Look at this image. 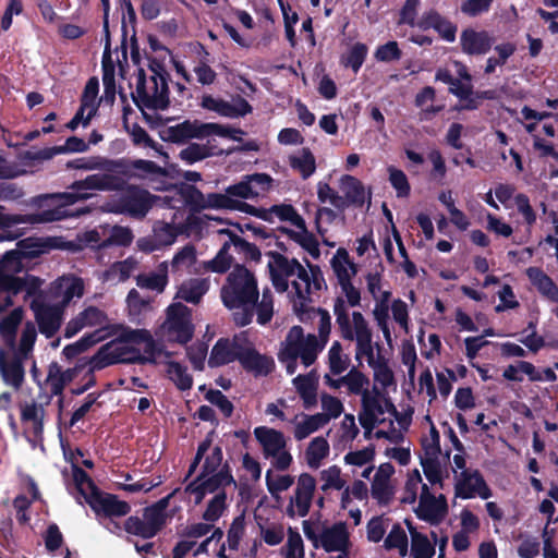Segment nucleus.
I'll return each mask as SVG.
<instances>
[{
    "label": "nucleus",
    "mask_w": 558,
    "mask_h": 558,
    "mask_svg": "<svg viewBox=\"0 0 558 558\" xmlns=\"http://www.w3.org/2000/svg\"><path fill=\"white\" fill-rule=\"evenodd\" d=\"M90 506L97 513H104L107 517L126 515L131 510L128 502L110 494L94 495L90 500Z\"/></svg>",
    "instance_id": "a19ab883"
},
{
    "label": "nucleus",
    "mask_w": 558,
    "mask_h": 558,
    "mask_svg": "<svg viewBox=\"0 0 558 558\" xmlns=\"http://www.w3.org/2000/svg\"><path fill=\"white\" fill-rule=\"evenodd\" d=\"M3 207L0 206V228H9L20 223H47L60 221L64 217V213L60 210H43L38 214L32 215H7L2 211Z\"/></svg>",
    "instance_id": "c9c22d12"
},
{
    "label": "nucleus",
    "mask_w": 558,
    "mask_h": 558,
    "mask_svg": "<svg viewBox=\"0 0 558 558\" xmlns=\"http://www.w3.org/2000/svg\"><path fill=\"white\" fill-rule=\"evenodd\" d=\"M138 263L133 257L116 262L101 275V280L107 283L117 284L126 281L137 269Z\"/></svg>",
    "instance_id": "de8ad7c7"
},
{
    "label": "nucleus",
    "mask_w": 558,
    "mask_h": 558,
    "mask_svg": "<svg viewBox=\"0 0 558 558\" xmlns=\"http://www.w3.org/2000/svg\"><path fill=\"white\" fill-rule=\"evenodd\" d=\"M241 365L255 376H267L275 368V361L271 356L260 354L251 345H243L239 352Z\"/></svg>",
    "instance_id": "7c9ffc66"
},
{
    "label": "nucleus",
    "mask_w": 558,
    "mask_h": 558,
    "mask_svg": "<svg viewBox=\"0 0 558 558\" xmlns=\"http://www.w3.org/2000/svg\"><path fill=\"white\" fill-rule=\"evenodd\" d=\"M525 275L542 298L548 302H558V286L542 268L529 267Z\"/></svg>",
    "instance_id": "ea45409f"
},
{
    "label": "nucleus",
    "mask_w": 558,
    "mask_h": 558,
    "mask_svg": "<svg viewBox=\"0 0 558 558\" xmlns=\"http://www.w3.org/2000/svg\"><path fill=\"white\" fill-rule=\"evenodd\" d=\"M197 260L196 250L193 245H185L173 256L170 265L172 271H190Z\"/></svg>",
    "instance_id": "774afa93"
},
{
    "label": "nucleus",
    "mask_w": 558,
    "mask_h": 558,
    "mask_svg": "<svg viewBox=\"0 0 558 558\" xmlns=\"http://www.w3.org/2000/svg\"><path fill=\"white\" fill-rule=\"evenodd\" d=\"M280 555L282 558H304L305 547L301 534L293 527H288L287 541L280 548Z\"/></svg>",
    "instance_id": "680f3d73"
},
{
    "label": "nucleus",
    "mask_w": 558,
    "mask_h": 558,
    "mask_svg": "<svg viewBox=\"0 0 558 558\" xmlns=\"http://www.w3.org/2000/svg\"><path fill=\"white\" fill-rule=\"evenodd\" d=\"M303 531L316 548L322 547L327 553L350 551L352 547L350 532L344 522L325 523L315 532L311 529L307 521H303Z\"/></svg>",
    "instance_id": "9b49d317"
},
{
    "label": "nucleus",
    "mask_w": 558,
    "mask_h": 558,
    "mask_svg": "<svg viewBox=\"0 0 558 558\" xmlns=\"http://www.w3.org/2000/svg\"><path fill=\"white\" fill-rule=\"evenodd\" d=\"M232 242H230V239L228 238L223 242L217 255L213 259L204 263V269L218 274L226 272L233 260L232 256L229 254Z\"/></svg>",
    "instance_id": "338daca9"
},
{
    "label": "nucleus",
    "mask_w": 558,
    "mask_h": 558,
    "mask_svg": "<svg viewBox=\"0 0 558 558\" xmlns=\"http://www.w3.org/2000/svg\"><path fill=\"white\" fill-rule=\"evenodd\" d=\"M409 529L411 536L410 556L412 558H433L437 541L435 539L432 543L426 535L417 532L414 527L410 526Z\"/></svg>",
    "instance_id": "13d9d810"
},
{
    "label": "nucleus",
    "mask_w": 558,
    "mask_h": 558,
    "mask_svg": "<svg viewBox=\"0 0 558 558\" xmlns=\"http://www.w3.org/2000/svg\"><path fill=\"white\" fill-rule=\"evenodd\" d=\"M149 72L146 75L144 70H138L133 99L141 109L163 110L169 104L166 71L154 61L149 64Z\"/></svg>",
    "instance_id": "0eeeda50"
},
{
    "label": "nucleus",
    "mask_w": 558,
    "mask_h": 558,
    "mask_svg": "<svg viewBox=\"0 0 558 558\" xmlns=\"http://www.w3.org/2000/svg\"><path fill=\"white\" fill-rule=\"evenodd\" d=\"M339 191L340 197L344 201L343 209L349 206H362L369 198L363 183L349 174L340 178Z\"/></svg>",
    "instance_id": "e433bc0d"
},
{
    "label": "nucleus",
    "mask_w": 558,
    "mask_h": 558,
    "mask_svg": "<svg viewBox=\"0 0 558 558\" xmlns=\"http://www.w3.org/2000/svg\"><path fill=\"white\" fill-rule=\"evenodd\" d=\"M197 219L198 217L193 214L182 218L179 213L174 211L169 222L158 221L154 226V234L161 247L169 246L175 242L179 234L190 231Z\"/></svg>",
    "instance_id": "b1692460"
},
{
    "label": "nucleus",
    "mask_w": 558,
    "mask_h": 558,
    "mask_svg": "<svg viewBox=\"0 0 558 558\" xmlns=\"http://www.w3.org/2000/svg\"><path fill=\"white\" fill-rule=\"evenodd\" d=\"M160 201H162L163 207L175 210L182 218L187 217L185 216V207H190L192 211H201L204 209H223L225 207L239 206L229 196H222L221 193L204 194L195 186L189 184H181L169 191Z\"/></svg>",
    "instance_id": "423d86ee"
},
{
    "label": "nucleus",
    "mask_w": 558,
    "mask_h": 558,
    "mask_svg": "<svg viewBox=\"0 0 558 558\" xmlns=\"http://www.w3.org/2000/svg\"><path fill=\"white\" fill-rule=\"evenodd\" d=\"M330 454V446L325 436L314 437L304 451V459L310 469L317 470Z\"/></svg>",
    "instance_id": "49530a36"
},
{
    "label": "nucleus",
    "mask_w": 558,
    "mask_h": 558,
    "mask_svg": "<svg viewBox=\"0 0 558 558\" xmlns=\"http://www.w3.org/2000/svg\"><path fill=\"white\" fill-rule=\"evenodd\" d=\"M270 280L277 292H288L294 311H303L311 303L313 291L320 290L324 281L318 266L296 258L272 253L268 263Z\"/></svg>",
    "instance_id": "f257e3e1"
},
{
    "label": "nucleus",
    "mask_w": 558,
    "mask_h": 558,
    "mask_svg": "<svg viewBox=\"0 0 558 558\" xmlns=\"http://www.w3.org/2000/svg\"><path fill=\"white\" fill-rule=\"evenodd\" d=\"M36 338L37 330L35 325L32 322H27L23 326L19 343H16L14 350L10 351L27 360L33 353Z\"/></svg>",
    "instance_id": "69168bd1"
},
{
    "label": "nucleus",
    "mask_w": 558,
    "mask_h": 558,
    "mask_svg": "<svg viewBox=\"0 0 558 558\" xmlns=\"http://www.w3.org/2000/svg\"><path fill=\"white\" fill-rule=\"evenodd\" d=\"M194 332L192 311L182 302H173L167 307V318L161 325V333L169 341L189 342Z\"/></svg>",
    "instance_id": "ddd939ff"
},
{
    "label": "nucleus",
    "mask_w": 558,
    "mask_h": 558,
    "mask_svg": "<svg viewBox=\"0 0 558 558\" xmlns=\"http://www.w3.org/2000/svg\"><path fill=\"white\" fill-rule=\"evenodd\" d=\"M45 400L31 401L21 404V421L28 426L37 440L43 439L46 420Z\"/></svg>",
    "instance_id": "f704fd0d"
},
{
    "label": "nucleus",
    "mask_w": 558,
    "mask_h": 558,
    "mask_svg": "<svg viewBox=\"0 0 558 558\" xmlns=\"http://www.w3.org/2000/svg\"><path fill=\"white\" fill-rule=\"evenodd\" d=\"M494 44V37L486 31L465 28L460 34V46L464 53L480 56L487 53Z\"/></svg>",
    "instance_id": "2f4dec72"
},
{
    "label": "nucleus",
    "mask_w": 558,
    "mask_h": 558,
    "mask_svg": "<svg viewBox=\"0 0 558 558\" xmlns=\"http://www.w3.org/2000/svg\"><path fill=\"white\" fill-rule=\"evenodd\" d=\"M336 325L343 340L355 344L373 336V330L366 317L357 311H347L339 301L332 306Z\"/></svg>",
    "instance_id": "4468645a"
},
{
    "label": "nucleus",
    "mask_w": 558,
    "mask_h": 558,
    "mask_svg": "<svg viewBox=\"0 0 558 558\" xmlns=\"http://www.w3.org/2000/svg\"><path fill=\"white\" fill-rule=\"evenodd\" d=\"M162 196H153L149 192L132 186L121 197L114 213L126 214L134 218H143L155 203L162 206Z\"/></svg>",
    "instance_id": "6ab92c4d"
},
{
    "label": "nucleus",
    "mask_w": 558,
    "mask_h": 558,
    "mask_svg": "<svg viewBox=\"0 0 558 558\" xmlns=\"http://www.w3.org/2000/svg\"><path fill=\"white\" fill-rule=\"evenodd\" d=\"M32 310L34 311L35 319L38 325L39 331L46 338L53 337L60 329L63 322V306H59L57 304L47 305L33 303Z\"/></svg>",
    "instance_id": "bb28decb"
},
{
    "label": "nucleus",
    "mask_w": 558,
    "mask_h": 558,
    "mask_svg": "<svg viewBox=\"0 0 558 558\" xmlns=\"http://www.w3.org/2000/svg\"><path fill=\"white\" fill-rule=\"evenodd\" d=\"M291 169L306 180L316 171V158L310 148L303 147L289 156Z\"/></svg>",
    "instance_id": "8fccbe9b"
},
{
    "label": "nucleus",
    "mask_w": 558,
    "mask_h": 558,
    "mask_svg": "<svg viewBox=\"0 0 558 558\" xmlns=\"http://www.w3.org/2000/svg\"><path fill=\"white\" fill-rule=\"evenodd\" d=\"M301 320L313 319L316 322L318 335L317 342H322L324 349L328 342L331 320L330 315L326 310L311 307L310 304L303 311H294Z\"/></svg>",
    "instance_id": "37998d69"
},
{
    "label": "nucleus",
    "mask_w": 558,
    "mask_h": 558,
    "mask_svg": "<svg viewBox=\"0 0 558 558\" xmlns=\"http://www.w3.org/2000/svg\"><path fill=\"white\" fill-rule=\"evenodd\" d=\"M24 317L22 307H15L0 320V336L10 350L16 345V330Z\"/></svg>",
    "instance_id": "3c124183"
},
{
    "label": "nucleus",
    "mask_w": 558,
    "mask_h": 558,
    "mask_svg": "<svg viewBox=\"0 0 558 558\" xmlns=\"http://www.w3.org/2000/svg\"><path fill=\"white\" fill-rule=\"evenodd\" d=\"M98 87L99 84L97 78L95 77L88 80V82L85 85L81 99L80 110L86 112V120H92V118L96 114L98 110Z\"/></svg>",
    "instance_id": "e2e57ef3"
},
{
    "label": "nucleus",
    "mask_w": 558,
    "mask_h": 558,
    "mask_svg": "<svg viewBox=\"0 0 558 558\" xmlns=\"http://www.w3.org/2000/svg\"><path fill=\"white\" fill-rule=\"evenodd\" d=\"M386 413L396 414V408L386 393L374 385L361 399V411L357 416L365 433H371L378 424L385 422Z\"/></svg>",
    "instance_id": "f8f14e48"
},
{
    "label": "nucleus",
    "mask_w": 558,
    "mask_h": 558,
    "mask_svg": "<svg viewBox=\"0 0 558 558\" xmlns=\"http://www.w3.org/2000/svg\"><path fill=\"white\" fill-rule=\"evenodd\" d=\"M202 107L227 118L241 117L252 110L250 104L241 97L233 99L232 102H228L209 95L202 98Z\"/></svg>",
    "instance_id": "473e14b6"
},
{
    "label": "nucleus",
    "mask_w": 558,
    "mask_h": 558,
    "mask_svg": "<svg viewBox=\"0 0 558 558\" xmlns=\"http://www.w3.org/2000/svg\"><path fill=\"white\" fill-rule=\"evenodd\" d=\"M111 172H117L128 179H148L157 175H163L165 170L157 166L154 161L136 159V160H112Z\"/></svg>",
    "instance_id": "a878e982"
},
{
    "label": "nucleus",
    "mask_w": 558,
    "mask_h": 558,
    "mask_svg": "<svg viewBox=\"0 0 558 558\" xmlns=\"http://www.w3.org/2000/svg\"><path fill=\"white\" fill-rule=\"evenodd\" d=\"M293 386L295 387L296 392L303 401V405L305 409H311L316 404V388H317V377L314 373H308L306 375H299L292 380Z\"/></svg>",
    "instance_id": "603ef678"
},
{
    "label": "nucleus",
    "mask_w": 558,
    "mask_h": 558,
    "mask_svg": "<svg viewBox=\"0 0 558 558\" xmlns=\"http://www.w3.org/2000/svg\"><path fill=\"white\" fill-rule=\"evenodd\" d=\"M430 488L429 483H425L418 470H412L409 472L403 493L401 496V502L407 505H414L421 498L425 492Z\"/></svg>",
    "instance_id": "09e8293b"
},
{
    "label": "nucleus",
    "mask_w": 558,
    "mask_h": 558,
    "mask_svg": "<svg viewBox=\"0 0 558 558\" xmlns=\"http://www.w3.org/2000/svg\"><path fill=\"white\" fill-rule=\"evenodd\" d=\"M253 434L264 459L270 462L271 468L280 472L289 470L293 457L287 436L281 430L268 426H257Z\"/></svg>",
    "instance_id": "6e6552de"
},
{
    "label": "nucleus",
    "mask_w": 558,
    "mask_h": 558,
    "mask_svg": "<svg viewBox=\"0 0 558 558\" xmlns=\"http://www.w3.org/2000/svg\"><path fill=\"white\" fill-rule=\"evenodd\" d=\"M292 425V435L296 441H302L312 434L318 432L326 426L325 416L315 414H306L300 412L290 420Z\"/></svg>",
    "instance_id": "4c0bfd02"
},
{
    "label": "nucleus",
    "mask_w": 558,
    "mask_h": 558,
    "mask_svg": "<svg viewBox=\"0 0 558 558\" xmlns=\"http://www.w3.org/2000/svg\"><path fill=\"white\" fill-rule=\"evenodd\" d=\"M242 338H234L233 341L227 339H220L214 345L208 364L211 367L228 364L234 360H239V352L242 351Z\"/></svg>",
    "instance_id": "58836bf2"
},
{
    "label": "nucleus",
    "mask_w": 558,
    "mask_h": 558,
    "mask_svg": "<svg viewBox=\"0 0 558 558\" xmlns=\"http://www.w3.org/2000/svg\"><path fill=\"white\" fill-rule=\"evenodd\" d=\"M272 179L265 173H254L245 175L239 183L226 189L222 196H229L238 207H225L223 209L239 210L254 216L263 217L259 210L254 206L243 202V199H256L265 195L271 187Z\"/></svg>",
    "instance_id": "9d476101"
},
{
    "label": "nucleus",
    "mask_w": 558,
    "mask_h": 558,
    "mask_svg": "<svg viewBox=\"0 0 558 558\" xmlns=\"http://www.w3.org/2000/svg\"><path fill=\"white\" fill-rule=\"evenodd\" d=\"M26 359L4 349H0V376L4 385L20 390L25 379L24 361Z\"/></svg>",
    "instance_id": "393cba45"
},
{
    "label": "nucleus",
    "mask_w": 558,
    "mask_h": 558,
    "mask_svg": "<svg viewBox=\"0 0 558 558\" xmlns=\"http://www.w3.org/2000/svg\"><path fill=\"white\" fill-rule=\"evenodd\" d=\"M449 452L421 457L423 473L433 488L442 489L445 487V481L449 477Z\"/></svg>",
    "instance_id": "c85d7f7f"
},
{
    "label": "nucleus",
    "mask_w": 558,
    "mask_h": 558,
    "mask_svg": "<svg viewBox=\"0 0 558 558\" xmlns=\"http://www.w3.org/2000/svg\"><path fill=\"white\" fill-rule=\"evenodd\" d=\"M166 525L154 512L144 509L142 517L131 515L124 521V530L131 535L142 538L156 536Z\"/></svg>",
    "instance_id": "cd10ccee"
},
{
    "label": "nucleus",
    "mask_w": 558,
    "mask_h": 558,
    "mask_svg": "<svg viewBox=\"0 0 558 558\" xmlns=\"http://www.w3.org/2000/svg\"><path fill=\"white\" fill-rule=\"evenodd\" d=\"M68 169L85 170V171H108L111 172L112 160L100 157H80L66 162Z\"/></svg>",
    "instance_id": "052dcab7"
},
{
    "label": "nucleus",
    "mask_w": 558,
    "mask_h": 558,
    "mask_svg": "<svg viewBox=\"0 0 558 558\" xmlns=\"http://www.w3.org/2000/svg\"><path fill=\"white\" fill-rule=\"evenodd\" d=\"M365 283L368 294L374 300V307L372 310L373 319L377 328L383 332L387 345L392 348L395 336L389 317L391 291L386 288L383 276L378 271L368 272L365 276Z\"/></svg>",
    "instance_id": "1a4fd4ad"
},
{
    "label": "nucleus",
    "mask_w": 558,
    "mask_h": 558,
    "mask_svg": "<svg viewBox=\"0 0 558 558\" xmlns=\"http://www.w3.org/2000/svg\"><path fill=\"white\" fill-rule=\"evenodd\" d=\"M323 350L316 335H305L302 327L293 326L281 342L278 359L284 365L287 373L293 375L298 368V360L304 367H308L315 363Z\"/></svg>",
    "instance_id": "39448f33"
},
{
    "label": "nucleus",
    "mask_w": 558,
    "mask_h": 558,
    "mask_svg": "<svg viewBox=\"0 0 558 558\" xmlns=\"http://www.w3.org/2000/svg\"><path fill=\"white\" fill-rule=\"evenodd\" d=\"M156 345L146 330L124 329L114 340L102 345L94 356L96 367L116 363L155 362Z\"/></svg>",
    "instance_id": "7ed1b4c3"
},
{
    "label": "nucleus",
    "mask_w": 558,
    "mask_h": 558,
    "mask_svg": "<svg viewBox=\"0 0 558 558\" xmlns=\"http://www.w3.org/2000/svg\"><path fill=\"white\" fill-rule=\"evenodd\" d=\"M320 489L325 493L330 490H341L347 481L342 476V471L338 465H330L319 472Z\"/></svg>",
    "instance_id": "0e129e2a"
},
{
    "label": "nucleus",
    "mask_w": 558,
    "mask_h": 558,
    "mask_svg": "<svg viewBox=\"0 0 558 558\" xmlns=\"http://www.w3.org/2000/svg\"><path fill=\"white\" fill-rule=\"evenodd\" d=\"M436 488H430L421 495L414 511L416 515L432 524L440 523L448 512L447 498L444 494L436 495Z\"/></svg>",
    "instance_id": "4be33fe9"
},
{
    "label": "nucleus",
    "mask_w": 558,
    "mask_h": 558,
    "mask_svg": "<svg viewBox=\"0 0 558 558\" xmlns=\"http://www.w3.org/2000/svg\"><path fill=\"white\" fill-rule=\"evenodd\" d=\"M395 466L385 462L378 465L371 482L369 493L379 506H389L395 499L397 481Z\"/></svg>",
    "instance_id": "aec40b11"
},
{
    "label": "nucleus",
    "mask_w": 558,
    "mask_h": 558,
    "mask_svg": "<svg viewBox=\"0 0 558 558\" xmlns=\"http://www.w3.org/2000/svg\"><path fill=\"white\" fill-rule=\"evenodd\" d=\"M117 172L102 171L87 175L83 180L72 183L71 192L51 194L47 196L52 201L53 208L48 210H60L65 215L61 220L66 218H75L86 215L90 211L89 207L80 209H70L69 207L77 202L86 201L92 197V191H119L123 186V180L117 175Z\"/></svg>",
    "instance_id": "20e7f679"
},
{
    "label": "nucleus",
    "mask_w": 558,
    "mask_h": 558,
    "mask_svg": "<svg viewBox=\"0 0 558 558\" xmlns=\"http://www.w3.org/2000/svg\"><path fill=\"white\" fill-rule=\"evenodd\" d=\"M171 137L175 142H182L190 138H205L211 135L229 137L240 141L241 130L225 126L218 123H203L199 121H184L170 129Z\"/></svg>",
    "instance_id": "2eb2a0df"
},
{
    "label": "nucleus",
    "mask_w": 558,
    "mask_h": 558,
    "mask_svg": "<svg viewBox=\"0 0 558 558\" xmlns=\"http://www.w3.org/2000/svg\"><path fill=\"white\" fill-rule=\"evenodd\" d=\"M223 305L232 311L238 326L248 325L254 316V306L259 298L255 275L242 265H235L220 289Z\"/></svg>",
    "instance_id": "f03ea898"
},
{
    "label": "nucleus",
    "mask_w": 558,
    "mask_h": 558,
    "mask_svg": "<svg viewBox=\"0 0 558 558\" xmlns=\"http://www.w3.org/2000/svg\"><path fill=\"white\" fill-rule=\"evenodd\" d=\"M454 496L461 499L492 497V489L477 470L454 472Z\"/></svg>",
    "instance_id": "a211bd4d"
},
{
    "label": "nucleus",
    "mask_w": 558,
    "mask_h": 558,
    "mask_svg": "<svg viewBox=\"0 0 558 558\" xmlns=\"http://www.w3.org/2000/svg\"><path fill=\"white\" fill-rule=\"evenodd\" d=\"M338 283L350 282L357 274V267L344 248H339L330 259Z\"/></svg>",
    "instance_id": "a18cd8bd"
},
{
    "label": "nucleus",
    "mask_w": 558,
    "mask_h": 558,
    "mask_svg": "<svg viewBox=\"0 0 558 558\" xmlns=\"http://www.w3.org/2000/svg\"><path fill=\"white\" fill-rule=\"evenodd\" d=\"M354 357L357 362L365 361L371 367L384 360L381 345L373 341V336L355 344Z\"/></svg>",
    "instance_id": "5fc2aeb1"
},
{
    "label": "nucleus",
    "mask_w": 558,
    "mask_h": 558,
    "mask_svg": "<svg viewBox=\"0 0 558 558\" xmlns=\"http://www.w3.org/2000/svg\"><path fill=\"white\" fill-rule=\"evenodd\" d=\"M316 489V480L308 473H302L298 477L293 496L290 498L288 514L290 517L303 518L308 514L314 493Z\"/></svg>",
    "instance_id": "412c9836"
},
{
    "label": "nucleus",
    "mask_w": 558,
    "mask_h": 558,
    "mask_svg": "<svg viewBox=\"0 0 558 558\" xmlns=\"http://www.w3.org/2000/svg\"><path fill=\"white\" fill-rule=\"evenodd\" d=\"M168 270V262H162L155 270L136 276V284L142 289L161 293L165 291L169 282Z\"/></svg>",
    "instance_id": "c03bdc74"
},
{
    "label": "nucleus",
    "mask_w": 558,
    "mask_h": 558,
    "mask_svg": "<svg viewBox=\"0 0 558 558\" xmlns=\"http://www.w3.org/2000/svg\"><path fill=\"white\" fill-rule=\"evenodd\" d=\"M205 494H217L218 492H225V487L234 483L232 475L228 469H222L218 473L205 476V473H201L197 476Z\"/></svg>",
    "instance_id": "6e6d98bb"
},
{
    "label": "nucleus",
    "mask_w": 558,
    "mask_h": 558,
    "mask_svg": "<svg viewBox=\"0 0 558 558\" xmlns=\"http://www.w3.org/2000/svg\"><path fill=\"white\" fill-rule=\"evenodd\" d=\"M19 272L20 271H5L7 278H3L0 283L8 284L11 292L15 295L20 292H25V298L36 295L44 281L32 275L16 277L15 275Z\"/></svg>",
    "instance_id": "79ce46f5"
},
{
    "label": "nucleus",
    "mask_w": 558,
    "mask_h": 558,
    "mask_svg": "<svg viewBox=\"0 0 558 558\" xmlns=\"http://www.w3.org/2000/svg\"><path fill=\"white\" fill-rule=\"evenodd\" d=\"M344 387L347 388V392L353 396H360L361 399L363 396L371 391V380L367 375L359 371L357 368H351L344 375Z\"/></svg>",
    "instance_id": "bf43d9fd"
},
{
    "label": "nucleus",
    "mask_w": 558,
    "mask_h": 558,
    "mask_svg": "<svg viewBox=\"0 0 558 558\" xmlns=\"http://www.w3.org/2000/svg\"><path fill=\"white\" fill-rule=\"evenodd\" d=\"M52 294L60 300L59 306L65 308L73 299L84 295L85 283L82 278L73 275L62 276L52 283Z\"/></svg>",
    "instance_id": "c756f323"
},
{
    "label": "nucleus",
    "mask_w": 558,
    "mask_h": 558,
    "mask_svg": "<svg viewBox=\"0 0 558 558\" xmlns=\"http://www.w3.org/2000/svg\"><path fill=\"white\" fill-rule=\"evenodd\" d=\"M210 289L209 278H189L183 280L178 287L174 300L197 305L202 302L204 295Z\"/></svg>",
    "instance_id": "72a5a7b5"
},
{
    "label": "nucleus",
    "mask_w": 558,
    "mask_h": 558,
    "mask_svg": "<svg viewBox=\"0 0 558 558\" xmlns=\"http://www.w3.org/2000/svg\"><path fill=\"white\" fill-rule=\"evenodd\" d=\"M293 227L295 229H286V233L288 234V236L298 244H300L313 257H318V242L315 235L307 230L305 220L302 219V225L295 223Z\"/></svg>",
    "instance_id": "864d4df0"
},
{
    "label": "nucleus",
    "mask_w": 558,
    "mask_h": 558,
    "mask_svg": "<svg viewBox=\"0 0 558 558\" xmlns=\"http://www.w3.org/2000/svg\"><path fill=\"white\" fill-rule=\"evenodd\" d=\"M109 325L107 314L97 306L89 305L72 317L64 328V338L70 339L84 328L104 329Z\"/></svg>",
    "instance_id": "5701e85b"
},
{
    "label": "nucleus",
    "mask_w": 558,
    "mask_h": 558,
    "mask_svg": "<svg viewBox=\"0 0 558 558\" xmlns=\"http://www.w3.org/2000/svg\"><path fill=\"white\" fill-rule=\"evenodd\" d=\"M205 494H217L218 492H225V487L234 483L232 475L228 469H222L218 473L205 476V473H201L197 476Z\"/></svg>",
    "instance_id": "4d7b16f0"
},
{
    "label": "nucleus",
    "mask_w": 558,
    "mask_h": 558,
    "mask_svg": "<svg viewBox=\"0 0 558 558\" xmlns=\"http://www.w3.org/2000/svg\"><path fill=\"white\" fill-rule=\"evenodd\" d=\"M72 380V373L70 369L63 371L62 367L52 362L48 366L47 377L40 383L39 386V400H45L46 404H50L52 398L58 397L59 414L63 409V390L65 386Z\"/></svg>",
    "instance_id": "f3484780"
},
{
    "label": "nucleus",
    "mask_w": 558,
    "mask_h": 558,
    "mask_svg": "<svg viewBox=\"0 0 558 558\" xmlns=\"http://www.w3.org/2000/svg\"><path fill=\"white\" fill-rule=\"evenodd\" d=\"M31 240H23L17 243L20 248L8 251L0 259V281L7 278L5 271H22L23 263L22 259L26 256H31L39 253V250L25 252L22 248L28 247ZM14 293L11 292L8 284L0 283V313L4 312L8 307L13 305Z\"/></svg>",
    "instance_id": "dca6fc26"
}]
</instances>
